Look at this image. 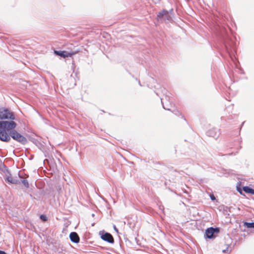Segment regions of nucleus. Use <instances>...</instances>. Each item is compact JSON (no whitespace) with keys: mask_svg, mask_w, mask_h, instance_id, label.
<instances>
[{"mask_svg":"<svg viewBox=\"0 0 254 254\" xmlns=\"http://www.w3.org/2000/svg\"><path fill=\"white\" fill-rule=\"evenodd\" d=\"M16 124L13 121H0V140L8 142L10 140V137L14 140L22 143L25 144L27 140L25 137L14 129Z\"/></svg>","mask_w":254,"mask_h":254,"instance_id":"f257e3e1","label":"nucleus"},{"mask_svg":"<svg viewBox=\"0 0 254 254\" xmlns=\"http://www.w3.org/2000/svg\"><path fill=\"white\" fill-rule=\"evenodd\" d=\"M0 119H10L12 121L15 119V116L13 112L7 109H0Z\"/></svg>","mask_w":254,"mask_h":254,"instance_id":"f03ea898","label":"nucleus"},{"mask_svg":"<svg viewBox=\"0 0 254 254\" xmlns=\"http://www.w3.org/2000/svg\"><path fill=\"white\" fill-rule=\"evenodd\" d=\"M54 53L57 55L61 56L63 58H67V57H71L73 55H75L77 53V52H72L71 53H68L64 51H54Z\"/></svg>","mask_w":254,"mask_h":254,"instance_id":"7ed1b4c3","label":"nucleus"},{"mask_svg":"<svg viewBox=\"0 0 254 254\" xmlns=\"http://www.w3.org/2000/svg\"><path fill=\"white\" fill-rule=\"evenodd\" d=\"M207 133L209 136L217 139L220 134V131L219 129L213 128L209 129L207 131Z\"/></svg>","mask_w":254,"mask_h":254,"instance_id":"20e7f679","label":"nucleus"},{"mask_svg":"<svg viewBox=\"0 0 254 254\" xmlns=\"http://www.w3.org/2000/svg\"><path fill=\"white\" fill-rule=\"evenodd\" d=\"M219 230L218 228H213L210 227L208 228L205 231V234L208 238L211 239L214 237V234L215 232L218 233Z\"/></svg>","mask_w":254,"mask_h":254,"instance_id":"39448f33","label":"nucleus"},{"mask_svg":"<svg viewBox=\"0 0 254 254\" xmlns=\"http://www.w3.org/2000/svg\"><path fill=\"white\" fill-rule=\"evenodd\" d=\"M101 239L105 241H107L110 243H113L114 242V238L112 235L108 233H105L101 236Z\"/></svg>","mask_w":254,"mask_h":254,"instance_id":"423d86ee","label":"nucleus"},{"mask_svg":"<svg viewBox=\"0 0 254 254\" xmlns=\"http://www.w3.org/2000/svg\"><path fill=\"white\" fill-rule=\"evenodd\" d=\"M70 240L75 243H78L79 242V237L76 232H71L69 235Z\"/></svg>","mask_w":254,"mask_h":254,"instance_id":"0eeeda50","label":"nucleus"},{"mask_svg":"<svg viewBox=\"0 0 254 254\" xmlns=\"http://www.w3.org/2000/svg\"><path fill=\"white\" fill-rule=\"evenodd\" d=\"M5 180L11 184H16L18 183V181L13 179L10 175L6 176Z\"/></svg>","mask_w":254,"mask_h":254,"instance_id":"6e6552de","label":"nucleus"},{"mask_svg":"<svg viewBox=\"0 0 254 254\" xmlns=\"http://www.w3.org/2000/svg\"><path fill=\"white\" fill-rule=\"evenodd\" d=\"M243 190L246 193L254 194V190L251 189L249 187H244Z\"/></svg>","mask_w":254,"mask_h":254,"instance_id":"1a4fd4ad","label":"nucleus"},{"mask_svg":"<svg viewBox=\"0 0 254 254\" xmlns=\"http://www.w3.org/2000/svg\"><path fill=\"white\" fill-rule=\"evenodd\" d=\"M168 14V12L166 10H163L160 12H159L157 15V18H161L163 16L167 15Z\"/></svg>","mask_w":254,"mask_h":254,"instance_id":"9d476101","label":"nucleus"},{"mask_svg":"<svg viewBox=\"0 0 254 254\" xmlns=\"http://www.w3.org/2000/svg\"><path fill=\"white\" fill-rule=\"evenodd\" d=\"M22 183L23 184V185L26 187V188H28L29 187V183H28V182L27 180H23L22 181Z\"/></svg>","mask_w":254,"mask_h":254,"instance_id":"9b49d317","label":"nucleus"},{"mask_svg":"<svg viewBox=\"0 0 254 254\" xmlns=\"http://www.w3.org/2000/svg\"><path fill=\"white\" fill-rule=\"evenodd\" d=\"M245 224L248 228H254V222L246 223Z\"/></svg>","mask_w":254,"mask_h":254,"instance_id":"f8f14e48","label":"nucleus"},{"mask_svg":"<svg viewBox=\"0 0 254 254\" xmlns=\"http://www.w3.org/2000/svg\"><path fill=\"white\" fill-rule=\"evenodd\" d=\"M40 218L42 221H43L44 222L47 221V219H48L46 216H45L44 215H41Z\"/></svg>","mask_w":254,"mask_h":254,"instance_id":"ddd939ff","label":"nucleus"},{"mask_svg":"<svg viewBox=\"0 0 254 254\" xmlns=\"http://www.w3.org/2000/svg\"><path fill=\"white\" fill-rule=\"evenodd\" d=\"M210 196L212 200H215V197L213 194H210Z\"/></svg>","mask_w":254,"mask_h":254,"instance_id":"4468645a","label":"nucleus"}]
</instances>
